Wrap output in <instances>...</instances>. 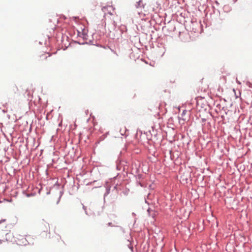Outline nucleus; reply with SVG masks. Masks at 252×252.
I'll return each instance as SVG.
<instances>
[{"instance_id": "obj_1", "label": "nucleus", "mask_w": 252, "mask_h": 252, "mask_svg": "<svg viewBox=\"0 0 252 252\" xmlns=\"http://www.w3.org/2000/svg\"><path fill=\"white\" fill-rule=\"evenodd\" d=\"M32 239V237L31 235H18L16 237V242L19 245L26 246L28 244H30L29 241Z\"/></svg>"}, {"instance_id": "obj_2", "label": "nucleus", "mask_w": 252, "mask_h": 252, "mask_svg": "<svg viewBox=\"0 0 252 252\" xmlns=\"http://www.w3.org/2000/svg\"><path fill=\"white\" fill-rule=\"evenodd\" d=\"M51 55L49 53L42 54L39 56V61L40 62H43V61L47 59L48 57H50Z\"/></svg>"}, {"instance_id": "obj_3", "label": "nucleus", "mask_w": 252, "mask_h": 252, "mask_svg": "<svg viewBox=\"0 0 252 252\" xmlns=\"http://www.w3.org/2000/svg\"><path fill=\"white\" fill-rule=\"evenodd\" d=\"M108 8L112 9V7H111L110 6H108L107 7H103L102 9V10L104 11L105 9H108Z\"/></svg>"}, {"instance_id": "obj_4", "label": "nucleus", "mask_w": 252, "mask_h": 252, "mask_svg": "<svg viewBox=\"0 0 252 252\" xmlns=\"http://www.w3.org/2000/svg\"><path fill=\"white\" fill-rule=\"evenodd\" d=\"M82 32H83V34L84 35H86L87 34V31L86 30H85V29L82 30Z\"/></svg>"}, {"instance_id": "obj_5", "label": "nucleus", "mask_w": 252, "mask_h": 252, "mask_svg": "<svg viewBox=\"0 0 252 252\" xmlns=\"http://www.w3.org/2000/svg\"><path fill=\"white\" fill-rule=\"evenodd\" d=\"M5 221V219H2V220H0V224L4 222Z\"/></svg>"}]
</instances>
